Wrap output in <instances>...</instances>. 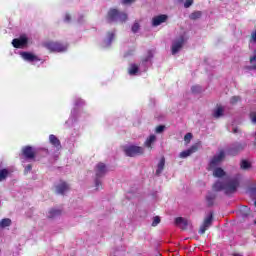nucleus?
I'll use <instances>...</instances> for the list:
<instances>
[{"instance_id": "obj_21", "label": "nucleus", "mask_w": 256, "mask_h": 256, "mask_svg": "<svg viewBox=\"0 0 256 256\" xmlns=\"http://www.w3.org/2000/svg\"><path fill=\"white\" fill-rule=\"evenodd\" d=\"M164 169H165V158L162 157L157 165L156 175H161Z\"/></svg>"}, {"instance_id": "obj_47", "label": "nucleus", "mask_w": 256, "mask_h": 256, "mask_svg": "<svg viewBox=\"0 0 256 256\" xmlns=\"http://www.w3.org/2000/svg\"><path fill=\"white\" fill-rule=\"evenodd\" d=\"M254 223H255V225H256V219L254 220Z\"/></svg>"}, {"instance_id": "obj_42", "label": "nucleus", "mask_w": 256, "mask_h": 256, "mask_svg": "<svg viewBox=\"0 0 256 256\" xmlns=\"http://www.w3.org/2000/svg\"><path fill=\"white\" fill-rule=\"evenodd\" d=\"M64 21H66V23H69V21H71V16L69 14H66Z\"/></svg>"}, {"instance_id": "obj_20", "label": "nucleus", "mask_w": 256, "mask_h": 256, "mask_svg": "<svg viewBox=\"0 0 256 256\" xmlns=\"http://www.w3.org/2000/svg\"><path fill=\"white\" fill-rule=\"evenodd\" d=\"M59 215H61L60 209H50L48 211L47 217L48 219H55L56 217H59Z\"/></svg>"}, {"instance_id": "obj_34", "label": "nucleus", "mask_w": 256, "mask_h": 256, "mask_svg": "<svg viewBox=\"0 0 256 256\" xmlns=\"http://www.w3.org/2000/svg\"><path fill=\"white\" fill-rule=\"evenodd\" d=\"M239 101H241V98L239 96H234L230 99V103L232 105H235V103H239Z\"/></svg>"}, {"instance_id": "obj_36", "label": "nucleus", "mask_w": 256, "mask_h": 256, "mask_svg": "<svg viewBox=\"0 0 256 256\" xmlns=\"http://www.w3.org/2000/svg\"><path fill=\"white\" fill-rule=\"evenodd\" d=\"M241 212L243 213L244 217H247V215H249V207H242Z\"/></svg>"}, {"instance_id": "obj_5", "label": "nucleus", "mask_w": 256, "mask_h": 256, "mask_svg": "<svg viewBox=\"0 0 256 256\" xmlns=\"http://www.w3.org/2000/svg\"><path fill=\"white\" fill-rule=\"evenodd\" d=\"M123 151L126 157H137L138 155H143V153H145V149L137 145L124 146Z\"/></svg>"}, {"instance_id": "obj_4", "label": "nucleus", "mask_w": 256, "mask_h": 256, "mask_svg": "<svg viewBox=\"0 0 256 256\" xmlns=\"http://www.w3.org/2000/svg\"><path fill=\"white\" fill-rule=\"evenodd\" d=\"M187 41V34H182L178 38L174 39L171 46L172 55H177L181 49H183V45Z\"/></svg>"}, {"instance_id": "obj_23", "label": "nucleus", "mask_w": 256, "mask_h": 256, "mask_svg": "<svg viewBox=\"0 0 256 256\" xmlns=\"http://www.w3.org/2000/svg\"><path fill=\"white\" fill-rule=\"evenodd\" d=\"M156 141H157V137H156L155 135H150V136L146 139L144 145H145V147H148L149 149H151L152 143H155Z\"/></svg>"}, {"instance_id": "obj_22", "label": "nucleus", "mask_w": 256, "mask_h": 256, "mask_svg": "<svg viewBox=\"0 0 256 256\" xmlns=\"http://www.w3.org/2000/svg\"><path fill=\"white\" fill-rule=\"evenodd\" d=\"M175 224L177 225V227L185 229V227H187V220H185V218L183 217H178L175 219Z\"/></svg>"}, {"instance_id": "obj_37", "label": "nucleus", "mask_w": 256, "mask_h": 256, "mask_svg": "<svg viewBox=\"0 0 256 256\" xmlns=\"http://www.w3.org/2000/svg\"><path fill=\"white\" fill-rule=\"evenodd\" d=\"M139 23L135 22L133 25H132V31L133 33H137V31H139Z\"/></svg>"}, {"instance_id": "obj_1", "label": "nucleus", "mask_w": 256, "mask_h": 256, "mask_svg": "<svg viewBox=\"0 0 256 256\" xmlns=\"http://www.w3.org/2000/svg\"><path fill=\"white\" fill-rule=\"evenodd\" d=\"M151 59H153V52L150 50L142 58L139 65L137 64L130 65V67L128 68L129 75L135 76V75H140L141 73H145L149 65H151Z\"/></svg>"}, {"instance_id": "obj_14", "label": "nucleus", "mask_w": 256, "mask_h": 256, "mask_svg": "<svg viewBox=\"0 0 256 256\" xmlns=\"http://www.w3.org/2000/svg\"><path fill=\"white\" fill-rule=\"evenodd\" d=\"M20 55H21L22 59H24V61H29V63H33L35 61H41L39 59V57H37L33 53L22 52Z\"/></svg>"}, {"instance_id": "obj_8", "label": "nucleus", "mask_w": 256, "mask_h": 256, "mask_svg": "<svg viewBox=\"0 0 256 256\" xmlns=\"http://www.w3.org/2000/svg\"><path fill=\"white\" fill-rule=\"evenodd\" d=\"M223 159H225V152L220 151L218 154L214 155V157L211 159L209 164V169H215L218 165H221L223 162Z\"/></svg>"}, {"instance_id": "obj_44", "label": "nucleus", "mask_w": 256, "mask_h": 256, "mask_svg": "<svg viewBox=\"0 0 256 256\" xmlns=\"http://www.w3.org/2000/svg\"><path fill=\"white\" fill-rule=\"evenodd\" d=\"M254 61H256V55L250 58V63H253Z\"/></svg>"}, {"instance_id": "obj_29", "label": "nucleus", "mask_w": 256, "mask_h": 256, "mask_svg": "<svg viewBox=\"0 0 256 256\" xmlns=\"http://www.w3.org/2000/svg\"><path fill=\"white\" fill-rule=\"evenodd\" d=\"M201 11H195L192 14H190V19L196 20V19H201Z\"/></svg>"}, {"instance_id": "obj_2", "label": "nucleus", "mask_w": 256, "mask_h": 256, "mask_svg": "<svg viewBox=\"0 0 256 256\" xmlns=\"http://www.w3.org/2000/svg\"><path fill=\"white\" fill-rule=\"evenodd\" d=\"M237 187H239V180L237 179H230L225 180L224 182L218 181L213 185L214 191H224L226 195L230 193H235L237 191Z\"/></svg>"}, {"instance_id": "obj_16", "label": "nucleus", "mask_w": 256, "mask_h": 256, "mask_svg": "<svg viewBox=\"0 0 256 256\" xmlns=\"http://www.w3.org/2000/svg\"><path fill=\"white\" fill-rule=\"evenodd\" d=\"M245 147H247L246 144H236L235 146H233L232 148L229 149V155H237L238 153H240V151H243V149H245Z\"/></svg>"}, {"instance_id": "obj_7", "label": "nucleus", "mask_w": 256, "mask_h": 256, "mask_svg": "<svg viewBox=\"0 0 256 256\" xmlns=\"http://www.w3.org/2000/svg\"><path fill=\"white\" fill-rule=\"evenodd\" d=\"M28 43L29 38L27 37V35H21L19 38H15L12 41V45L16 49H24V47H27Z\"/></svg>"}, {"instance_id": "obj_26", "label": "nucleus", "mask_w": 256, "mask_h": 256, "mask_svg": "<svg viewBox=\"0 0 256 256\" xmlns=\"http://www.w3.org/2000/svg\"><path fill=\"white\" fill-rule=\"evenodd\" d=\"M215 194L213 193H208L206 196V201H207V205L209 207H211V205H213L214 201H215Z\"/></svg>"}, {"instance_id": "obj_12", "label": "nucleus", "mask_w": 256, "mask_h": 256, "mask_svg": "<svg viewBox=\"0 0 256 256\" xmlns=\"http://www.w3.org/2000/svg\"><path fill=\"white\" fill-rule=\"evenodd\" d=\"M167 19H169V16H167L165 14L155 16L152 19V25H153V27H159V25H162V23H165L167 21Z\"/></svg>"}, {"instance_id": "obj_24", "label": "nucleus", "mask_w": 256, "mask_h": 256, "mask_svg": "<svg viewBox=\"0 0 256 256\" xmlns=\"http://www.w3.org/2000/svg\"><path fill=\"white\" fill-rule=\"evenodd\" d=\"M251 168V163L249 162V160H241L240 162V169H242L243 171H249V169Z\"/></svg>"}, {"instance_id": "obj_32", "label": "nucleus", "mask_w": 256, "mask_h": 256, "mask_svg": "<svg viewBox=\"0 0 256 256\" xmlns=\"http://www.w3.org/2000/svg\"><path fill=\"white\" fill-rule=\"evenodd\" d=\"M193 139V134L191 133H187L185 136H184V141L186 144H189L191 143V140Z\"/></svg>"}, {"instance_id": "obj_10", "label": "nucleus", "mask_w": 256, "mask_h": 256, "mask_svg": "<svg viewBox=\"0 0 256 256\" xmlns=\"http://www.w3.org/2000/svg\"><path fill=\"white\" fill-rule=\"evenodd\" d=\"M213 223V214L210 213L205 219L203 224L200 227L199 233L200 235H203L205 233V231H207V229L210 228V226Z\"/></svg>"}, {"instance_id": "obj_43", "label": "nucleus", "mask_w": 256, "mask_h": 256, "mask_svg": "<svg viewBox=\"0 0 256 256\" xmlns=\"http://www.w3.org/2000/svg\"><path fill=\"white\" fill-rule=\"evenodd\" d=\"M122 3H124V5H127L129 3H133V0H122Z\"/></svg>"}, {"instance_id": "obj_6", "label": "nucleus", "mask_w": 256, "mask_h": 256, "mask_svg": "<svg viewBox=\"0 0 256 256\" xmlns=\"http://www.w3.org/2000/svg\"><path fill=\"white\" fill-rule=\"evenodd\" d=\"M45 49H48L51 53H63L67 51V45L59 42H46L43 44Z\"/></svg>"}, {"instance_id": "obj_3", "label": "nucleus", "mask_w": 256, "mask_h": 256, "mask_svg": "<svg viewBox=\"0 0 256 256\" xmlns=\"http://www.w3.org/2000/svg\"><path fill=\"white\" fill-rule=\"evenodd\" d=\"M109 23H125L127 21V13L120 12L117 9H110L107 14Z\"/></svg>"}, {"instance_id": "obj_9", "label": "nucleus", "mask_w": 256, "mask_h": 256, "mask_svg": "<svg viewBox=\"0 0 256 256\" xmlns=\"http://www.w3.org/2000/svg\"><path fill=\"white\" fill-rule=\"evenodd\" d=\"M69 184L65 181H60L55 185V191L58 195H65V193L69 192Z\"/></svg>"}, {"instance_id": "obj_46", "label": "nucleus", "mask_w": 256, "mask_h": 256, "mask_svg": "<svg viewBox=\"0 0 256 256\" xmlns=\"http://www.w3.org/2000/svg\"><path fill=\"white\" fill-rule=\"evenodd\" d=\"M233 256H243V255H241V254H234Z\"/></svg>"}, {"instance_id": "obj_11", "label": "nucleus", "mask_w": 256, "mask_h": 256, "mask_svg": "<svg viewBox=\"0 0 256 256\" xmlns=\"http://www.w3.org/2000/svg\"><path fill=\"white\" fill-rule=\"evenodd\" d=\"M95 176L97 178L105 177V174L107 173V166L103 164V162H99L95 168Z\"/></svg>"}, {"instance_id": "obj_18", "label": "nucleus", "mask_w": 256, "mask_h": 256, "mask_svg": "<svg viewBox=\"0 0 256 256\" xmlns=\"http://www.w3.org/2000/svg\"><path fill=\"white\" fill-rule=\"evenodd\" d=\"M49 141H50L51 145L56 147V149H61V141H59L58 137H56L55 135L51 134L49 136Z\"/></svg>"}, {"instance_id": "obj_13", "label": "nucleus", "mask_w": 256, "mask_h": 256, "mask_svg": "<svg viewBox=\"0 0 256 256\" xmlns=\"http://www.w3.org/2000/svg\"><path fill=\"white\" fill-rule=\"evenodd\" d=\"M199 149V146L193 145L191 148H189L188 150L182 151L179 154L180 159H187V157H191V155H193V153H196V151Z\"/></svg>"}, {"instance_id": "obj_38", "label": "nucleus", "mask_w": 256, "mask_h": 256, "mask_svg": "<svg viewBox=\"0 0 256 256\" xmlns=\"http://www.w3.org/2000/svg\"><path fill=\"white\" fill-rule=\"evenodd\" d=\"M250 42H251V43H256V28H255V30L251 33Z\"/></svg>"}, {"instance_id": "obj_45", "label": "nucleus", "mask_w": 256, "mask_h": 256, "mask_svg": "<svg viewBox=\"0 0 256 256\" xmlns=\"http://www.w3.org/2000/svg\"><path fill=\"white\" fill-rule=\"evenodd\" d=\"M113 254H114V256H121V252H119V251H114Z\"/></svg>"}, {"instance_id": "obj_35", "label": "nucleus", "mask_w": 256, "mask_h": 256, "mask_svg": "<svg viewBox=\"0 0 256 256\" xmlns=\"http://www.w3.org/2000/svg\"><path fill=\"white\" fill-rule=\"evenodd\" d=\"M250 120L252 123H256V111L255 110H252L250 112Z\"/></svg>"}, {"instance_id": "obj_41", "label": "nucleus", "mask_w": 256, "mask_h": 256, "mask_svg": "<svg viewBox=\"0 0 256 256\" xmlns=\"http://www.w3.org/2000/svg\"><path fill=\"white\" fill-rule=\"evenodd\" d=\"M31 169H33V167L31 166V164L27 165L25 167L24 173H29V171H31Z\"/></svg>"}, {"instance_id": "obj_19", "label": "nucleus", "mask_w": 256, "mask_h": 256, "mask_svg": "<svg viewBox=\"0 0 256 256\" xmlns=\"http://www.w3.org/2000/svg\"><path fill=\"white\" fill-rule=\"evenodd\" d=\"M113 39H115V33L114 32H109L107 34V38L106 40H104L103 42V47H109L113 41Z\"/></svg>"}, {"instance_id": "obj_31", "label": "nucleus", "mask_w": 256, "mask_h": 256, "mask_svg": "<svg viewBox=\"0 0 256 256\" xmlns=\"http://www.w3.org/2000/svg\"><path fill=\"white\" fill-rule=\"evenodd\" d=\"M159 223H161V217H159V216L153 217L152 227H157V225H159Z\"/></svg>"}, {"instance_id": "obj_25", "label": "nucleus", "mask_w": 256, "mask_h": 256, "mask_svg": "<svg viewBox=\"0 0 256 256\" xmlns=\"http://www.w3.org/2000/svg\"><path fill=\"white\" fill-rule=\"evenodd\" d=\"M225 109H223V107H218L213 111V117H215L216 119H219V117H223V113H224Z\"/></svg>"}, {"instance_id": "obj_39", "label": "nucleus", "mask_w": 256, "mask_h": 256, "mask_svg": "<svg viewBox=\"0 0 256 256\" xmlns=\"http://www.w3.org/2000/svg\"><path fill=\"white\" fill-rule=\"evenodd\" d=\"M165 131V126L160 125L156 127V133H163Z\"/></svg>"}, {"instance_id": "obj_17", "label": "nucleus", "mask_w": 256, "mask_h": 256, "mask_svg": "<svg viewBox=\"0 0 256 256\" xmlns=\"http://www.w3.org/2000/svg\"><path fill=\"white\" fill-rule=\"evenodd\" d=\"M23 155L26 159H34L35 158V151L31 146L23 148Z\"/></svg>"}, {"instance_id": "obj_28", "label": "nucleus", "mask_w": 256, "mask_h": 256, "mask_svg": "<svg viewBox=\"0 0 256 256\" xmlns=\"http://www.w3.org/2000/svg\"><path fill=\"white\" fill-rule=\"evenodd\" d=\"M191 91L192 93H194V95H197L203 92V87H201L200 85H194L192 86Z\"/></svg>"}, {"instance_id": "obj_27", "label": "nucleus", "mask_w": 256, "mask_h": 256, "mask_svg": "<svg viewBox=\"0 0 256 256\" xmlns=\"http://www.w3.org/2000/svg\"><path fill=\"white\" fill-rule=\"evenodd\" d=\"M0 227H2V228L11 227V219L4 218V219L0 220Z\"/></svg>"}, {"instance_id": "obj_15", "label": "nucleus", "mask_w": 256, "mask_h": 256, "mask_svg": "<svg viewBox=\"0 0 256 256\" xmlns=\"http://www.w3.org/2000/svg\"><path fill=\"white\" fill-rule=\"evenodd\" d=\"M209 170L212 171L213 177H217L218 179H221L226 175L225 170L221 167L209 168Z\"/></svg>"}, {"instance_id": "obj_40", "label": "nucleus", "mask_w": 256, "mask_h": 256, "mask_svg": "<svg viewBox=\"0 0 256 256\" xmlns=\"http://www.w3.org/2000/svg\"><path fill=\"white\" fill-rule=\"evenodd\" d=\"M191 5H193V0H186V2L184 3V7L186 9H189Z\"/></svg>"}, {"instance_id": "obj_30", "label": "nucleus", "mask_w": 256, "mask_h": 256, "mask_svg": "<svg viewBox=\"0 0 256 256\" xmlns=\"http://www.w3.org/2000/svg\"><path fill=\"white\" fill-rule=\"evenodd\" d=\"M9 175V171L7 169H3L0 171V181H4V179H7V176Z\"/></svg>"}, {"instance_id": "obj_33", "label": "nucleus", "mask_w": 256, "mask_h": 256, "mask_svg": "<svg viewBox=\"0 0 256 256\" xmlns=\"http://www.w3.org/2000/svg\"><path fill=\"white\" fill-rule=\"evenodd\" d=\"M95 187H96L97 190L103 189V184H102L100 178L96 177V179H95Z\"/></svg>"}]
</instances>
